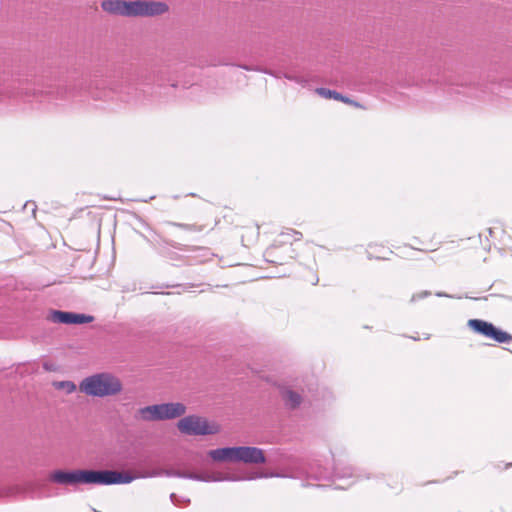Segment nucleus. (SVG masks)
<instances>
[{
	"instance_id": "nucleus-21",
	"label": "nucleus",
	"mask_w": 512,
	"mask_h": 512,
	"mask_svg": "<svg viewBox=\"0 0 512 512\" xmlns=\"http://www.w3.org/2000/svg\"><path fill=\"white\" fill-rule=\"evenodd\" d=\"M170 225L177 226V227H180V228L188 230V231H194L195 230V226L194 225L180 224V223H174V222L170 223Z\"/></svg>"
},
{
	"instance_id": "nucleus-14",
	"label": "nucleus",
	"mask_w": 512,
	"mask_h": 512,
	"mask_svg": "<svg viewBox=\"0 0 512 512\" xmlns=\"http://www.w3.org/2000/svg\"><path fill=\"white\" fill-rule=\"evenodd\" d=\"M283 398L285 401V405L289 408H296L301 403V396L297 392L292 390H285L283 392Z\"/></svg>"
},
{
	"instance_id": "nucleus-19",
	"label": "nucleus",
	"mask_w": 512,
	"mask_h": 512,
	"mask_svg": "<svg viewBox=\"0 0 512 512\" xmlns=\"http://www.w3.org/2000/svg\"><path fill=\"white\" fill-rule=\"evenodd\" d=\"M283 76H284L286 79H288V80H290V81H294V82H296V83H298V84H300V85H303V86H304V85L306 84V82H307L303 77H301V76H297V75H294V74H291V73H285V74H283Z\"/></svg>"
},
{
	"instance_id": "nucleus-15",
	"label": "nucleus",
	"mask_w": 512,
	"mask_h": 512,
	"mask_svg": "<svg viewBox=\"0 0 512 512\" xmlns=\"http://www.w3.org/2000/svg\"><path fill=\"white\" fill-rule=\"evenodd\" d=\"M51 319L55 323L72 324V312L53 311Z\"/></svg>"
},
{
	"instance_id": "nucleus-2",
	"label": "nucleus",
	"mask_w": 512,
	"mask_h": 512,
	"mask_svg": "<svg viewBox=\"0 0 512 512\" xmlns=\"http://www.w3.org/2000/svg\"><path fill=\"white\" fill-rule=\"evenodd\" d=\"M160 476H166V477H178V478H184V479H190V480H196V481H202V482H218V481H240L246 479V477H238V476H226L222 473H214L210 474L207 472L203 473H193V472H186L181 469H158L153 470L151 472H148L142 477H160ZM282 477L283 475L280 474H255L253 476L247 477V479H255L260 477Z\"/></svg>"
},
{
	"instance_id": "nucleus-13",
	"label": "nucleus",
	"mask_w": 512,
	"mask_h": 512,
	"mask_svg": "<svg viewBox=\"0 0 512 512\" xmlns=\"http://www.w3.org/2000/svg\"><path fill=\"white\" fill-rule=\"evenodd\" d=\"M316 93L318 95H320L321 97L326 98V99L341 100L343 102L353 103L356 106L358 105L357 103H354L353 101H351L348 98L342 96L340 93H338V92H336L334 90H330V89H327V88H317L316 89Z\"/></svg>"
},
{
	"instance_id": "nucleus-20",
	"label": "nucleus",
	"mask_w": 512,
	"mask_h": 512,
	"mask_svg": "<svg viewBox=\"0 0 512 512\" xmlns=\"http://www.w3.org/2000/svg\"><path fill=\"white\" fill-rule=\"evenodd\" d=\"M430 295L429 291H422L420 293H416L411 297V302H416L420 299H424Z\"/></svg>"
},
{
	"instance_id": "nucleus-22",
	"label": "nucleus",
	"mask_w": 512,
	"mask_h": 512,
	"mask_svg": "<svg viewBox=\"0 0 512 512\" xmlns=\"http://www.w3.org/2000/svg\"><path fill=\"white\" fill-rule=\"evenodd\" d=\"M311 477H314L316 479H328L330 476L323 472V471H319V472H316V473H311L310 474Z\"/></svg>"
},
{
	"instance_id": "nucleus-3",
	"label": "nucleus",
	"mask_w": 512,
	"mask_h": 512,
	"mask_svg": "<svg viewBox=\"0 0 512 512\" xmlns=\"http://www.w3.org/2000/svg\"><path fill=\"white\" fill-rule=\"evenodd\" d=\"M185 412L186 406L180 402L162 403L140 408L136 417L147 422L162 421L178 418Z\"/></svg>"
},
{
	"instance_id": "nucleus-18",
	"label": "nucleus",
	"mask_w": 512,
	"mask_h": 512,
	"mask_svg": "<svg viewBox=\"0 0 512 512\" xmlns=\"http://www.w3.org/2000/svg\"><path fill=\"white\" fill-rule=\"evenodd\" d=\"M334 476L337 478H345L353 476V469L351 467H346L343 470H340L338 467H335Z\"/></svg>"
},
{
	"instance_id": "nucleus-16",
	"label": "nucleus",
	"mask_w": 512,
	"mask_h": 512,
	"mask_svg": "<svg viewBox=\"0 0 512 512\" xmlns=\"http://www.w3.org/2000/svg\"><path fill=\"white\" fill-rule=\"evenodd\" d=\"M57 389L64 390L67 394H71L76 391V385L72 381H60L55 383Z\"/></svg>"
},
{
	"instance_id": "nucleus-9",
	"label": "nucleus",
	"mask_w": 512,
	"mask_h": 512,
	"mask_svg": "<svg viewBox=\"0 0 512 512\" xmlns=\"http://www.w3.org/2000/svg\"><path fill=\"white\" fill-rule=\"evenodd\" d=\"M133 6V16H154L168 11L167 4L163 2L134 1Z\"/></svg>"
},
{
	"instance_id": "nucleus-11",
	"label": "nucleus",
	"mask_w": 512,
	"mask_h": 512,
	"mask_svg": "<svg viewBox=\"0 0 512 512\" xmlns=\"http://www.w3.org/2000/svg\"><path fill=\"white\" fill-rule=\"evenodd\" d=\"M134 2H127L122 0H105L101 3L104 11L121 16H133Z\"/></svg>"
},
{
	"instance_id": "nucleus-27",
	"label": "nucleus",
	"mask_w": 512,
	"mask_h": 512,
	"mask_svg": "<svg viewBox=\"0 0 512 512\" xmlns=\"http://www.w3.org/2000/svg\"><path fill=\"white\" fill-rule=\"evenodd\" d=\"M265 73L270 74V75H273V76H275V77H279L278 75H276V74H274L273 72H270V71H265Z\"/></svg>"
},
{
	"instance_id": "nucleus-25",
	"label": "nucleus",
	"mask_w": 512,
	"mask_h": 512,
	"mask_svg": "<svg viewBox=\"0 0 512 512\" xmlns=\"http://www.w3.org/2000/svg\"><path fill=\"white\" fill-rule=\"evenodd\" d=\"M273 251H274V248H273V247H270V248H268V249H267L266 253H267L268 255H272Z\"/></svg>"
},
{
	"instance_id": "nucleus-8",
	"label": "nucleus",
	"mask_w": 512,
	"mask_h": 512,
	"mask_svg": "<svg viewBox=\"0 0 512 512\" xmlns=\"http://www.w3.org/2000/svg\"><path fill=\"white\" fill-rule=\"evenodd\" d=\"M136 477L127 472L111 470L97 471V485L128 484Z\"/></svg>"
},
{
	"instance_id": "nucleus-4",
	"label": "nucleus",
	"mask_w": 512,
	"mask_h": 512,
	"mask_svg": "<svg viewBox=\"0 0 512 512\" xmlns=\"http://www.w3.org/2000/svg\"><path fill=\"white\" fill-rule=\"evenodd\" d=\"M51 482L59 485L77 486L79 484L97 485V471L95 470H56L49 476Z\"/></svg>"
},
{
	"instance_id": "nucleus-17",
	"label": "nucleus",
	"mask_w": 512,
	"mask_h": 512,
	"mask_svg": "<svg viewBox=\"0 0 512 512\" xmlns=\"http://www.w3.org/2000/svg\"><path fill=\"white\" fill-rule=\"evenodd\" d=\"M92 320H93V317L90 315L72 312V324H84V323H89Z\"/></svg>"
},
{
	"instance_id": "nucleus-23",
	"label": "nucleus",
	"mask_w": 512,
	"mask_h": 512,
	"mask_svg": "<svg viewBox=\"0 0 512 512\" xmlns=\"http://www.w3.org/2000/svg\"><path fill=\"white\" fill-rule=\"evenodd\" d=\"M170 499H171V501H172V503L174 505H178L179 504V497L176 494L172 493L170 495Z\"/></svg>"
},
{
	"instance_id": "nucleus-10",
	"label": "nucleus",
	"mask_w": 512,
	"mask_h": 512,
	"mask_svg": "<svg viewBox=\"0 0 512 512\" xmlns=\"http://www.w3.org/2000/svg\"><path fill=\"white\" fill-rule=\"evenodd\" d=\"M265 461L266 458L262 449L250 446L237 447L236 462L261 464Z\"/></svg>"
},
{
	"instance_id": "nucleus-28",
	"label": "nucleus",
	"mask_w": 512,
	"mask_h": 512,
	"mask_svg": "<svg viewBox=\"0 0 512 512\" xmlns=\"http://www.w3.org/2000/svg\"><path fill=\"white\" fill-rule=\"evenodd\" d=\"M507 466H512V463L508 464Z\"/></svg>"
},
{
	"instance_id": "nucleus-24",
	"label": "nucleus",
	"mask_w": 512,
	"mask_h": 512,
	"mask_svg": "<svg viewBox=\"0 0 512 512\" xmlns=\"http://www.w3.org/2000/svg\"><path fill=\"white\" fill-rule=\"evenodd\" d=\"M292 234L294 235V239L295 240H300L301 237H302V234L298 231H295V230H291Z\"/></svg>"
},
{
	"instance_id": "nucleus-26",
	"label": "nucleus",
	"mask_w": 512,
	"mask_h": 512,
	"mask_svg": "<svg viewBox=\"0 0 512 512\" xmlns=\"http://www.w3.org/2000/svg\"><path fill=\"white\" fill-rule=\"evenodd\" d=\"M436 296H438V297H448L447 294L441 293V292L436 293Z\"/></svg>"
},
{
	"instance_id": "nucleus-5",
	"label": "nucleus",
	"mask_w": 512,
	"mask_h": 512,
	"mask_svg": "<svg viewBox=\"0 0 512 512\" xmlns=\"http://www.w3.org/2000/svg\"><path fill=\"white\" fill-rule=\"evenodd\" d=\"M154 243L158 249V252L163 257L170 259V260H180L182 252H190L194 250H198L202 252L201 256H208L209 250L207 248H195L190 247L188 245H184L172 240H168L161 235H156V238L154 239Z\"/></svg>"
},
{
	"instance_id": "nucleus-12",
	"label": "nucleus",
	"mask_w": 512,
	"mask_h": 512,
	"mask_svg": "<svg viewBox=\"0 0 512 512\" xmlns=\"http://www.w3.org/2000/svg\"><path fill=\"white\" fill-rule=\"evenodd\" d=\"M237 447H224L210 450L208 455L214 461L236 462Z\"/></svg>"
},
{
	"instance_id": "nucleus-6",
	"label": "nucleus",
	"mask_w": 512,
	"mask_h": 512,
	"mask_svg": "<svg viewBox=\"0 0 512 512\" xmlns=\"http://www.w3.org/2000/svg\"><path fill=\"white\" fill-rule=\"evenodd\" d=\"M468 326L476 333L493 339L498 343H510L512 341V336L509 333L498 329L490 322L480 319H471L468 321Z\"/></svg>"
},
{
	"instance_id": "nucleus-7",
	"label": "nucleus",
	"mask_w": 512,
	"mask_h": 512,
	"mask_svg": "<svg viewBox=\"0 0 512 512\" xmlns=\"http://www.w3.org/2000/svg\"><path fill=\"white\" fill-rule=\"evenodd\" d=\"M178 429L187 435H207L214 434L216 428L209 425V423L198 416H186L179 420L177 424Z\"/></svg>"
},
{
	"instance_id": "nucleus-1",
	"label": "nucleus",
	"mask_w": 512,
	"mask_h": 512,
	"mask_svg": "<svg viewBox=\"0 0 512 512\" xmlns=\"http://www.w3.org/2000/svg\"><path fill=\"white\" fill-rule=\"evenodd\" d=\"M79 389L87 396L104 398L119 394L123 385L116 375L101 372L85 377L79 383Z\"/></svg>"
}]
</instances>
